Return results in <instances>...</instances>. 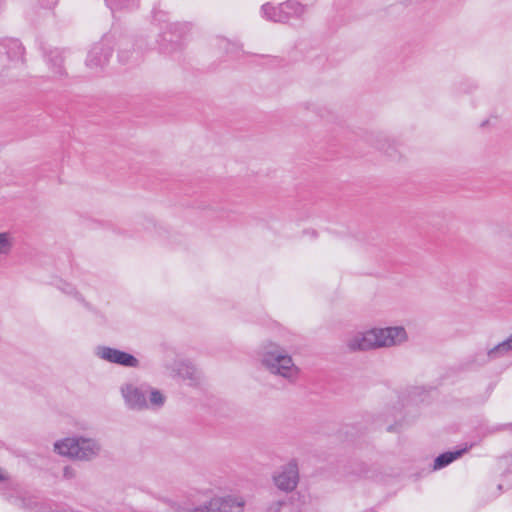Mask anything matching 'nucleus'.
Here are the masks:
<instances>
[{"mask_svg": "<svg viewBox=\"0 0 512 512\" xmlns=\"http://www.w3.org/2000/svg\"><path fill=\"white\" fill-rule=\"evenodd\" d=\"M407 339L403 327H387L358 332L347 340L351 351H366L380 347H390L403 343Z\"/></svg>", "mask_w": 512, "mask_h": 512, "instance_id": "obj_1", "label": "nucleus"}, {"mask_svg": "<svg viewBox=\"0 0 512 512\" xmlns=\"http://www.w3.org/2000/svg\"><path fill=\"white\" fill-rule=\"evenodd\" d=\"M260 361L271 374L280 376L290 383L296 382L299 377L300 369L295 365L292 357L275 343L263 346Z\"/></svg>", "mask_w": 512, "mask_h": 512, "instance_id": "obj_2", "label": "nucleus"}, {"mask_svg": "<svg viewBox=\"0 0 512 512\" xmlns=\"http://www.w3.org/2000/svg\"><path fill=\"white\" fill-rule=\"evenodd\" d=\"M55 450L64 456L78 460H90L95 457L100 447L92 439L87 438H67L55 443Z\"/></svg>", "mask_w": 512, "mask_h": 512, "instance_id": "obj_3", "label": "nucleus"}, {"mask_svg": "<svg viewBox=\"0 0 512 512\" xmlns=\"http://www.w3.org/2000/svg\"><path fill=\"white\" fill-rule=\"evenodd\" d=\"M244 500L239 497H214L198 506L185 508L179 512H242Z\"/></svg>", "mask_w": 512, "mask_h": 512, "instance_id": "obj_4", "label": "nucleus"}, {"mask_svg": "<svg viewBox=\"0 0 512 512\" xmlns=\"http://www.w3.org/2000/svg\"><path fill=\"white\" fill-rule=\"evenodd\" d=\"M96 355L110 363H116L125 367H138L139 360L133 355L120 351L118 349L100 346L96 350Z\"/></svg>", "mask_w": 512, "mask_h": 512, "instance_id": "obj_5", "label": "nucleus"}, {"mask_svg": "<svg viewBox=\"0 0 512 512\" xmlns=\"http://www.w3.org/2000/svg\"><path fill=\"white\" fill-rule=\"evenodd\" d=\"M274 483L282 491L289 492L296 488L299 481V471L295 462L283 466L274 476Z\"/></svg>", "mask_w": 512, "mask_h": 512, "instance_id": "obj_6", "label": "nucleus"}, {"mask_svg": "<svg viewBox=\"0 0 512 512\" xmlns=\"http://www.w3.org/2000/svg\"><path fill=\"white\" fill-rule=\"evenodd\" d=\"M121 391L126 404L131 409L142 410L148 407L146 399L149 392L148 387H137L132 384H126L122 387Z\"/></svg>", "mask_w": 512, "mask_h": 512, "instance_id": "obj_7", "label": "nucleus"}, {"mask_svg": "<svg viewBox=\"0 0 512 512\" xmlns=\"http://www.w3.org/2000/svg\"><path fill=\"white\" fill-rule=\"evenodd\" d=\"M290 7H295L298 10L301 9L297 5V2L289 0L278 6H273L269 3L264 4L262 6V13L267 20L284 23L288 21L292 15L290 11H287V8Z\"/></svg>", "mask_w": 512, "mask_h": 512, "instance_id": "obj_8", "label": "nucleus"}, {"mask_svg": "<svg viewBox=\"0 0 512 512\" xmlns=\"http://www.w3.org/2000/svg\"><path fill=\"white\" fill-rule=\"evenodd\" d=\"M110 55L111 49L108 46L103 43H97L89 51L86 65L91 69L101 68L107 63Z\"/></svg>", "mask_w": 512, "mask_h": 512, "instance_id": "obj_9", "label": "nucleus"}, {"mask_svg": "<svg viewBox=\"0 0 512 512\" xmlns=\"http://www.w3.org/2000/svg\"><path fill=\"white\" fill-rule=\"evenodd\" d=\"M47 63L53 75L58 78H62L66 75L65 68L63 66L64 56L63 50L54 48L51 49L47 54Z\"/></svg>", "mask_w": 512, "mask_h": 512, "instance_id": "obj_10", "label": "nucleus"}, {"mask_svg": "<svg viewBox=\"0 0 512 512\" xmlns=\"http://www.w3.org/2000/svg\"><path fill=\"white\" fill-rule=\"evenodd\" d=\"M468 447H465L463 449L455 450V451H448L445 453L440 454L438 457L435 458L433 469L439 470L444 468L445 466L452 463L454 460L461 457L464 453L468 451Z\"/></svg>", "mask_w": 512, "mask_h": 512, "instance_id": "obj_11", "label": "nucleus"}, {"mask_svg": "<svg viewBox=\"0 0 512 512\" xmlns=\"http://www.w3.org/2000/svg\"><path fill=\"white\" fill-rule=\"evenodd\" d=\"M510 352H512V334L501 343L489 349L487 357L489 360H496L506 356Z\"/></svg>", "mask_w": 512, "mask_h": 512, "instance_id": "obj_12", "label": "nucleus"}, {"mask_svg": "<svg viewBox=\"0 0 512 512\" xmlns=\"http://www.w3.org/2000/svg\"><path fill=\"white\" fill-rule=\"evenodd\" d=\"M7 45L9 47L7 54L10 59L18 60L22 58L23 47L18 40H9Z\"/></svg>", "mask_w": 512, "mask_h": 512, "instance_id": "obj_13", "label": "nucleus"}, {"mask_svg": "<svg viewBox=\"0 0 512 512\" xmlns=\"http://www.w3.org/2000/svg\"><path fill=\"white\" fill-rule=\"evenodd\" d=\"M178 374L183 379H188L191 381H196L198 379L197 370L190 365L181 364L178 368Z\"/></svg>", "mask_w": 512, "mask_h": 512, "instance_id": "obj_14", "label": "nucleus"}, {"mask_svg": "<svg viewBox=\"0 0 512 512\" xmlns=\"http://www.w3.org/2000/svg\"><path fill=\"white\" fill-rule=\"evenodd\" d=\"M136 0H106L107 5L112 11L128 8L134 5Z\"/></svg>", "mask_w": 512, "mask_h": 512, "instance_id": "obj_15", "label": "nucleus"}, {"mask_svg": "<svg viewBox=\"0 0 512 512\" xmlns=\"http://www.w3.org/2000/svg\"><path fill=\"white\" fill-rule=\"evenodd\" d=\"M148 394L150 395V403L154 406L160 407L164 404V396L158 390L149 389Z\"/></svg>", "mask_w": 512, "mask_h": 512, "instance_id": "obj_16", "label": "nucleus"}, {"mask_svg": "<svg viewBox=\"0 0 512 512\" xmlns=\"http://www.w3.org/2000/svg\"><path fill=\"white\" fill-rule=\"evenodd\" d=\"M11 241L8 233H0V254H7L11 249Z\"/></svg>", "mask_w": 512, "mask_h": 512, "instance_id": "obj_17", "label": "nucleus"}, {"mask_svg": "<svg viewBox=\"0 0 512 512\" xmlns=\"http://www.w3.org/2000/svg\"><path fill=\"white\" fill-rule=\"evenodd\" d=\"M76 476V471L70 467V466H65L64 469H63V477L67 480H70V479H73L75 478Z\"/></svg>", "mask_w": 512, "mask_h": 512, "instance_id": "obj_18", "label": "nucleus"}, {"mask_svg": "<svg viewBox=\"0 0 512 512\" xmlns=\"http://www.w3.org/2000/svg\"><path fill=\"white\" fill-rule=\"evenodd\" d=\"M297 5L301 8L300 10L296 9L295 7L287 8V11H290L292 13V16L300 17L305 12V7L297 2Z\"/></svg>", "mask_w": 512, "mask_h": 512, "instance_id": "obj_19", "label": "nucleus"}, {"mask_svg": "<svg viewBox=\"0 0 512 512\" xmlns=\"http://www.w3.org/2000/svg\"><path fill=\"white\" fill-rule=\"evenodd\" d=\"M40 4L45 8H53L57 4V0H40Z\"/></svg>", "mask_w": 512, "mask_h": 512, "instance_id": "obj_20", "label": "nucleus"}, {"mask_svg": "<svg viewBox=\"0 0 512 512\" xmlns=\"http://www.w3.org/2000/svg\"><path fill=\"white\" fill-rule=\"evenodd\" d=\"M2 479H3V473H2V471L0 470V480H2Z\"/></svg>", "mask_w": 512, "mask_h": 512, "instance_id": "obj_21", "label": "nucleus"}]
</instances>
